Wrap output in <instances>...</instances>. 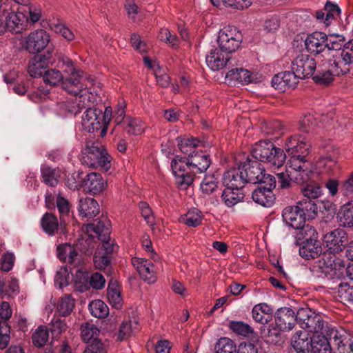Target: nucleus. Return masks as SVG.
Here are the masks:
<instances>
[{"mask_svg":"<svg viewBox=\"0 0 353 353\" xmlns=\"http://www.w3.org/2000/svg\"><path fill=\"white\" fill-rule=\"evenodd\" d=\"M211 164L210 155L203 151L193 150L188 157L176 156L171 162L172 172L177 186L188 188L197 174L206 172Z\"/></svg>","mask_w":353,"mask_h":353,"instance_id":"f257e3e1","label":"nucleus"},{"mask_svg":"<svg viewBox=\"0 0 353 353\" xmlns=\"http://www.w3.org/2000/svg\"><path fill=\"white\" fill-rule=\"evenodd\" d=\"M285 172L276 174L279 187L281 189L292 188V183L303 184L310 181L314 174L312 166L307 163H301L297 159H289Z\"/></svg>","mask_w":353,"mask_h":353,"instance_id":"f03ea898","label":"nucleus"},{"mask_svg":"<svg viewBox=\"0 0 353 353\" xmlns=\"http://www.w3.org/2000/svg\"><path fill=\"white\" fill-rule=\"evenodd\" d=\"M303 333L297 332L293 336L292 347L295 353H331V347L325 334L301 337Z\"/></svg>","mask_w":353,"mask_h":353,"instance_id":"7ed1b4c3","label":"nucleus"},{"mask_svg":"<svg viewBox=\"0 0 353 353\" xmlns=\"http://www.w3.org/2000/svg\"><path fill=\"white\" fill-rule=\"evenodd\" d=\"M251 153L256 160L275 168L281 167L286 159L284 151L270 141H259L253 145Z\"/></svg>","mask_w":353,"mask_h":353,"instance_id":"20e7f679","label":"nucleus"},{"mask_svg":"<svg viewBox=\"0 0 353 353\" xmlns=\"http://www.w3.org/2000/svg\"><path fill=\"white\" fill-rule=\"evenodd\" d=\"M112 109L107 107L104 112L97 108H87L82 117V125L85 130L94 133L101 130V135L106 134L110 121Z\"/></svg>","mask_w":353,"mask_h":353,"instance_id":"39448f33","label":"nucleus"},{"mask_svg":"<svg viewBox=\"0 0 353 353\" xmlns=\"http://www.w3.org/2000/svg\"><path fill=\"white\" fill-rule=\"evenodd\" d=\"M110 156L99 141L87 144L81 157V163L90 168H101L108 171L111 166Z\"/></svg>","mask_w":353,"mask_h":353,"instance_id":"423d86ee","label":"nucleus"},{"mask_svg":"<svg viewBox=\"0 0 353 353\" xmlns=\"http://www.w3.org/2000/svg\"><path fill=\"white\" fill-rule=\"evenodd\" d=\"M310 144L305 137L294 134L288 138L285 142V149L290 156L289 159H297L301 163H307L312 166L310 161L307 159Z\"/></svg>","mask_w":353,"mask_h":353,"instance_id":"0eeeda50","label":"nucleus"},{"mask_svg":"<svg viewBox=\"0 0 353 353\" xmlns=\"http://www.w3.org/2000/svg\"><path fill=\"white\" fill-rule=\"evenodd\" d=\"M334 57L333 72L337 74L347 73L353 63V39L344 43L340 52L332 55Z\"/></svg>","mask_w":353,"mask_h":353,"instance_id":"6e6552de","label":"nucleus"},{"mask_svg":"<svg viewBox=\"0 0 353 353\" xmlns=\"http://www.w3.org/2000/svg\"><path fill=\"white\" fill-rule=\"evenodd\" d=\"M241 41V33L235 27H225L219 32V46L228 55L239 47Z\"/></svg>","mask_w":353,"mask_h":353,"instance_id":"1a4fd4ad","label":"nucleus"},{"mask_svg":"<svg viewBox=\"0 0 353 353\" xmlns=\"http://www.w3.org/2000/svg\"><path fill=\"white\" fill-rule=\"evenodd\" d=\"M335 254L327 250L323 253L321 252L319 256V259L315 261L314 265L316 271L327 275L333 271L345 268V263L344 261L337 257Z\"/></svg>","mask_w":353,"mask_h":353,"instance_id":"9d476101","label":"nucleus"},{"mask_svg":"<svg viewBox=\"0 0 353 353\" xmlns=\"http://www.w3.org/2000/svg\"><path fill=\"white\" fill-rule=\"evenodd\" d=\"M276 183L274 176H267L266 181L260 183V186L253 191V201L264 207L272 206L275 200L272 190L276 187Z\"/></svg>","mask_w":353,"mask_h":353,"instance_id":"9b49d317","label":"nucleus"},{"mask_svg":"<svg viewBox=\"0 0 353 353\" xmlns=\"http://www.w3.org/2000/svg\"><path fill=\"white\" fill-rule=\"evenodd\" d=\"M56 52L54 48L48 47L46 54H40L33 57L28 63V72L32 77H39L43 75L46 68L49 64L55 61Z\"/></svg>","mask_w":353,"mask_h":353,"instance_id":"f8f14e48","label":"nucleus"},{"mask_svg":"<svg viewBox=\"0 0 353 353\" xmlns=\"http://www.w3.org/2000/svg\"><path fill=\"white\" fill-rule=\"evenodd\" d=\"M241 166L244 172L243 176L246 183L260 184L266 181L267 176H273L266 174L263 167L257 161L248 159L245 162L241 163Z\"/></svg>","mask_w":353,"mask_h":353,"instance_id":"ddd939ff","label":"nucleus"},{"mask_svg":"<svg viewBox=\"0 0 353 353\" xmlns=\"http://www.w3.org/2000/svg\"><path fill=\"white\" fill-rule=\"evenodd\" d=\"M316 67L315 59L305 53L298 54L292 62V70L300 79L307 78L314 74Z\"/></svg>","mask_w":353,"mask_h":353,"instance_id":"4468645a","label":"nucleus"},{"mask_svg":"<svg viewBox=\"0 0 353 353\" xmlns=\"http://www.w3.org/2000/svg\"><path fill=\"white\" fill-rule=\"evenodd\" d=\"M49 42V34L43 30H37L28 35L23 47L28 52L36 54L46 48Z\"/></svg>","mask_w":353,"mask_h":353,"instance_id":"2eb2a0df","label":"nucleus"},{"mask_svg":"<svg viewBox=\"0 0 353 353\" xmlns=\"http://www.w3.org/2000/svg\"><path fill=\"white\" fill-rule=\"evenodd\" d=\"M324 241L327 250L334 253L341 252L347 243L348 239L346 232L341 229H336L327 233Z\"/></svg>","mask_w":353,"mask_h":353,"instance_id":"dca6fc26","label":"nucleus"},{"mask_svg":"<svg viewBox=\"0 0 353 353\" xmlns=\"http://www.w3.org/2000/svg\"><path fill=\"white\" fill-rule=\"evenodd\" d=\"M68 77L63 78L61 87L68 93L78 95L83 90L88 88L81 70H77V74L72 72L68 74Z\"/></svg>","mask_w":353,"mask_h":353,"instance_id":"f3484780","label":"nucleus"},{"mask_svg":"<svg viewBox=\"0 0 353 353\" xmlns=\"http://www.w3.org/2000/svg\"><path fill=\"white\" fill-rule=\"evenodd\" d=\"M299 79L293 70L292 72L285 71L274 75L271 83L276 90L285 92L289 89L294 88Z\"/></svg>","mask_w":353,"mask_h":353,"instance_id":"a211bd4d","label":"nucleus"},{"mask_svg":"<svg viewBox=\"0 0 353 353\" xmlns=\"http://www.w3.org/2000/svg\"><path fill=\"white\" fill-rule=\"evenodd\" d=\"M274 321L283 331H290L296 323V313L291 307L279 308L274 314Z\"/></svg>","mask_w":353,"mask_h":353,"instance_id":"6ab92c4d","label":"nucleus"},{"mask_svg":"<svg viewBox=\"0 0 353 353\" xmlns=\"http://www.w3.org/2000/svg\"><path fill=\"white\" fill-rule=\"evenodd\" d=\"M325 41H327V34L316 31L307 36L305 39V46L310 53L319 54L326 49L327 43Z\"/></svg>","mask_w":353,"mask_h":353,"instance_id":"aec40b11","label":"nucleus"},{"mask_svg":"<svg viewBox=\"0 0 353 353\" xmlns=\"http://www.w3.org/2000/svg\"><path fill=\"white\" fill-rule=\"evenodd\" d=\"M57 256L61 261L70 264L72 268H79L82 264L81 256L70 244L59 245L57 247Z\"/></svg>","mask_w":353,"mask_h":353,"instance_id":"412c9836","label":"nucleus"},{"mask_svg":"<svg viewBox=\"0 0 353 353\" xmlns=\"http://www.w3.org/2000/svg\"><path fill=\"white\" fill-rule=\"evenodd\" d=\"M110 221L104 219L95 221L92 223L88 224L85 226V232L92 239H98L99 241L109 239L110 234Z\"/></svg>","mask_w":353,"mask_h":353,"instance_id":"4be33fe9","label":"nucleus"},{"mask_svg":"<svg viewBox=\"0 0 353 353\" xmlns=\"http://www.w3.org/2000/svg\"><path fill=\"white\" fill-rule=\"evenodd\" d=\"M230 57L220 48L212 49L206 56V63L208 67L215 71L222 69L230 64Z\"/></svg>","mask_w":353,"mask_h":353,"instance_id":"5701e85b","label":"nucleus"},{"mask_svg":"<svg viewBox=\"0 0 353 353\" xmlns=\"http://www.w3.org/2000/svg\"><path fill=\"white\" fill-rule=\"evenodd\" d=\"M282 217L285 223L294 229L300 228L305 223L304 213L296 205L285 208Z\"/></svg>","mask_w":353,"mask_h":353,"instance_id":"b1692460","label":"nucleus"},{"mask_svg":"<svg viewBox=\"0 0 353 353\" xmlns=\"http://www.w3.org/2000/svg\"><path fill=\"white\" fill-rule=\"evenodd\" d=\"M241 165L237 168H232L225 172L223 175V184L226 187L241 190L246 183Z\"/></svg>","mask_w":353,"mask_h":353,"instance_id":"393cba45","label":"nucleus"},{"mask_svg":"<svg viewBox=\"0 0 353 353\" xmlns=\"http://www.w3.org/2000/svg\"><path fill=\"white\" fill-rule=\"evenodd\" d=\"M132 263L138 271L141 277L145 281L149 283H152L155 281L154 267L150 261L134 257L132 259Z\"/></svg>","mask_w":353,"mask_h":353,"instance_id":"a878e982","label":"nucleus"},{"mask_svg":"<svg viewBox=\"0 0 353 353\" xmlns=\"http://www.w3.org/2000/svg\"><path fill=\"white\" fill-rule=\"evenodd\" d=\"M28 17L22 11L9 13L6 17V28L10 32H20L27 26Z\"/></svg>","mask_w":353,"mask_h":353,"instance_id":"bb28decb","label":"nucleus"},{"mask_svg":"<svg viewBox=\"0 0 353 353\" xmlns=\"http://www.w3.org/2000/svg\"><path fill=\"white\" fill-rule=\"evenodd\" d=\"M83 183L85 188L92 194L101 192L106 185L105 181L101 175L96 172L88 174Z\"/></svg>","mask_w":353,"mask_h":353,"instance_id":"cd10ccee","label":"nucleus"},{"mask_svg":"<svg viewBox=\"0 0 353 353\" xmlns=\"http://www.w3.org/2000/svg\"><path fill=\"white\" fill-rule=\"evenodd\" d=\"M80 215L88 219H92L99 213V205L92 198L81 199L78 207Z\"/></svg>","mask_w":353,"mask_h":353,"instance_id":"c85d7f7f","label":"nucleus"},{"mask_svg":"<svg viewBox=\"0 0 353 353\" xmlns=\"http://www.w3.org/2000/svg\"><path fill=\"white\" fill-rule=\"evenodd\" d=\"M225 78L229 83H232L234 85L236 83L248 84L254 81L250 72L242 68L229 70Z\"/></svg>","mask_w":353,"mask_h":353,"instance_id":"c756f323","label":"nucleus"},{"mask_svg":"<svg viewBox=\"0 0 353 353\" xmlns=\"http://www.w3.org/2000/svg\"><path fill=\"white\" fill-rule=\"evenodd\" d=\"M321 243L317 240L303 241L299 248L300 256L306 260L315 259L321 254Z\"/></svg>","mask_w":353,"mask_h":353,"instance_id":"7c9ffc66","label":"nucleus"},{"mask_svg":"<svg viewBox=\"0 0 353 353\" xmlns=\"http://www.w3.org/2000/svg\"><path fill=\"white\" fill-rule=\"evenodd\" d=\"M327 323L324 321L321 314H316L314 311V314L312 315L310 321H309L308 325H304L303 330L310 333H313V335H315L319 334H325L327 331Z\"/></svg>","mask_w":353,"mask_h":353,"instance_id":"2f4dec72","label":"nucleus"},{"mask_svg":"<svg viewBox=\"0 0 353 353\" xmlns=\"http://www.w3.org/2000/svg\"><path fill=\"white\" fill-rule=\"evenodd\" d=\"M41 181L48 186L55 187L61 177L60 170L52 168L48 165H43L41 167Z\"/></svg>","mask_w":353,"mask_h":353,"instance_id":"473e14b6","label":"nucleus"},{"mask_svg":"<svg viewBox=\"0 0 353 353\" xmlns=\"http://www.w3.org/2000/svg\"><path fill=\"white\" fill-rule=\"evenodd\" d=\"M272 313V308L265 303L256 304L252 311L254 320L263 325L270 321Z\"/></svg>","mask_w":353,"mask_h":353,"instance_id":"72a5a7b5","label":"nucleus"},{"mask_svg":"<svg viewBox=\"0 0 353 353\" xmlns=\"http://www.w3.org/2000/svg\"><path fill=\"white\" fill-rule=\"evenodd\" d=\"M42 230L49 236H54L58 233L59 225L57 216L50 212H46L41 219Z\"/></svg>","mask_w":353,"mask_h":353,"instance_id":"f704fd0d","label":"nucleus"},{"mask_svg":"<svg viewBox=\"0 0 353 353\" xmlns=\"http://www.w3.org/2000/svg\"><path fill=\"white\" fill-rule=\"evenodd\" d=\"M244 194L241 190L226 187L223 190L221 198L228 207H232L242 201Z\"/></svg>","mask_w":353,"mask_h":353,"instance_id":"c9c22d12","label":"nucleus"},{"mask_svg":"<svg viewBox=\"0 0 353 353\" xmlns=\"http://www.w3.org/2000/svg\"><path fill=\"white\" fill-rule=\"evenodd\" d=\"M337 218L341 225L353 226V204L347 203L341 208Z\"/></svg>","mask_w":353,"mask_h":353,"instance_id":"e433bc0d","label":"nucleus"},{"mask_svg":"<svg viewBox=\"0 0 353 353\" xmlns=\"http://www.w3.org/2000/svg\"><path fill=\"white\" fill-rule=\"evenodd\" d=\"M318 125L316 116L311 112H307L301 117L299 121V129L306 133L314 132Z\"/></svg>","mask_w":353,"mask_h":353,"instance_id":"4c0bfd02","label":"nucleus"},{"mask_svg":"<svg viewBox=\"0 0 353 353\" xmlns=\"http://www.w3.org/2000/svg\"><path fill=\"white\" fill-rule=\"evenodd\" d=\"M281 332H283L280 327L275 324H270L267 332L263 331V336L265 339V341L268 343L279 345L283 342Z\"/></svg>","mask_w":353,"mask_h":353,"instance_id":"58836bf2","label":"nucleus"},{"mask_svg":"<svg viewBox=\"0 0 353 353\" xmlns=\"http://www.w3.org/2000/svg\"><path fill=\"white\" fill-rule=\"evenodd\" d=\"M296 238L299 241H312L317 240V232L314 227L309 224L303 223L300 228H295Z\"/></svg>","mask_w":353,"mask_h":353,"instance_id":"ea45409f","label":"nucleus"},{"mask_svg":"<svg viewBox=\"0 0 353 353\" xmlns=\"http://www.w3.org/2000/svg\"><path fill=\"white\" fill-rule=\"evenodd\" d=\"M56 205L61 220V225L65 223L70 218L71 205L68 199L59 194L56 199Z\"/></svg>","mask_w":353,"mask_h":353,"instance_id":"a19ab883","label":"nucleus"},{"mask_svg":"<svg viewBox=\"0 0 353 353\" xmlns=\"http://www.w3.org/2000/svg\"><path fill=\"white\" fill-rule=\"evenodd\" d=\"M107 296L112 307L119 308L121 306L122 298L116 282L110 281L107 289Z\"/></svg>","mask_w":353,"mask_h":353,"instance_id":"79ce46f5","label":"nucleus"},{"mask_svg":"<svg viewBox=\"0 0 353 353\" xmlns=\"http://www.w3.org/2000/svg\"><path fill=\"white\" fill-rule=\"evenodd\" d=\"M300 211L304 213L305 220L314 219L317 214L318 208L314 201L303 199L298 202L296 205Z\"/></svg>","mask_w":353,"mask_h":353,"instance_id":"37998d69","label":"nucleus"},{"mask_svg":"<svg viewBox=\"0 0 353 353\" xmlns=\"http://www.w3.org/2000/svg\"><path fill=\"white\" fill-rule=\"evenodd\" d=\"M75 301L70 294H65L61 298L57 305V311L60 315L66 316L73 310Z\"/></svg>","mask_w":353,"mask_h":353,"instance_id":"c03bdc74","label":"nucleus"},{"mask_svg":"<svg viewBox=\"0 0 353 353\" xmlns=\"http://www.w3.org/2000/svg\"><path fill=\"white\" fill-rule=\"evenodd\" d=\"M89 310L93 316L99 319L105 318L109 314L108 307L101 300L92 301L89 304Z\"/></svg>","mask_w":353,"mask_h":353,"instance_id":"a18cd8bd","label":"nucleus"},{"mask_svg":"<svg viewBox=\"0 0 353 353\" xmlns=\"http://www.w3.org/2000/svg\"><path fill=\"white\" fill-rule=\"evenodd\" d=\"M99 334V330L93 323H85L81 326V336L85 342L97 340Z\"/></svg>","mask_w":353,"mask_h":353,"instance_id":"49530a36","label":"nucleus"},{"mask_svg":"<svg viewBox=\"0 0 353 353\" xmlns=\"http://www.w3.org/2000/svg\"><path fill=\"white\" fill-rule=\"evenodd\" d=\"M211 3L216 7L221 6V3L225 7L237 10L248 8L252 4V0H210Z\"/></svg>","mask_w":353,"mask_h":353,"instance_id":"de8ad7c7","label":"nucleus"},{"mask_svg":"<svg viewBox=\"0 0 353 353\" xmlns=\"http://www.w3.org/2000/svg\"><path fill=\"white\" fill-rule=\"evenodd\" d=\"M181 220L190 227H196L201 223L203 220L202 213L198 209L192 208L181 218Z\"/></svg>","mask_w":353,"mask_h":353,"instance_id":"09e8293b","label":"nucleus"},{"mask_svg":"<svg viewBox=\"0 0 353 353\" xmlns=\"http://www.w3.org/2000/svg\"><path fill=\"white\" fill-rule=\"evenodd\" d=\"M49 333L46 326H39L32 334V339L34 346L41 347L48 341Z\"/></svg>","mask_w":353,"mask_h":353,"instance_id":"8fccbe9b","label":"nucleus"},{"mask_svg":"<svg viewBox=\"0 0 353 353\" xmlns=\"http://www.w3.org/2000/svg\"><path fill=\"white\" fill-rule=\"evenodd\" d=\"M123 128L130 134H139L143 132L141 122L138 119H133L130 117L125 118L122 124Z\"/></svg>","mask_w":353,"mask_h":353,"instance_id":"3c124183","label":"nucleus"},{"mask_svg":"<svg viewBox=\"0 0 353 353\" xmlns=\"http://www.w3.org/2000/svg\"><path fill=\"white\" fill-rule=\"evenodd\" d=\"M331 69L325 71L318 70L313 77V80L320 85H328L334 80L336 74L333 72L334 62L330 63ZM336 76H338L336 74Z\"/></svg>","mask_w":353,"mask_h":353,"instance_id":"603ef678","label":"nucleus"},{"mask_svg":"<svg viewBox=\"0 0 353 353\" xmlns=\"http://www.w3.org/2000/svg\"><path fill=\"white\" fill-rule=\"evenodd\" d=\"M216 353H235L236 345L228 337H222L218 340L215 345Z\"/></svg>","mask_w":353,"mask_h":353,"instance_id":"864d4df0","label":"nucleus"},{"mask_svg":"<svg viewBox=\"0 0 353 353\" xmlns=\"http://www.w3.org/2000/svg\"><path fill=\"white\" fill-rule=\"evenodd\" d=\"M338 298L340 302L345 303L353 301V286L342 283L338 288Z\"/></svg>","mask_w":353,"mask_h":353,"instance_id":"5fc2aeb1","label":"nucleus"},{"mask_svg":"<svg viewBox=\"0 0 353 353\" xmlns=\"http://www.w3.org/2000/svg\"><path fill=\"white\" fill-rule=\"evenodd\" d=\"M229 328L239 335L247 336L254 332L253 328L243 321H232L229 323Z\"/></svg>","mask_w":353,"mask_h":353,"instance_id":"6e6d98bb","label":"nucleus"},{"mask_svg":"<svg viewBox=\"0 0 353 353\" xmlns=\"http://www.w3.org/2000/svg\"><path fill=\"white\" fill-rule=\"evenodd\" d=\"M344 41L345 38L342 35H327V41H325V42L327 45L326 49L328 50H334L336 53L340 52L344 44Z\"/></svg>","mask_w":353,"mask_h":353,"instance_id":"4d7b16f0","label":"nucleus"},{"mask_svg":"<svg viewBox=\"0 0 353 353\" xmlns=\"http://www.w3.org/2000/svg\"><path fill=\"white\" fill-rule=\"evenodd\" d=\"M21 9V11L23 12L26 16L28 14V17L32 23H36L41 19V9L39 6L28 3Z\"/></svg>","mask_w":353,"mask_h":353,"instance_id":"13d9d810","label":"nucleus"},{"mask_svg":"<svg viewBox=\"0 0 353 353\" xmlns=\"http://www.w3.org/2000/svg\"><path fill=\"white\" fill-rule=\"evenodd\" d=\"M43 80L46 83L50 85H57L59 83L62 84L63 77L60 71L56 69H51L45 71Z\"/></svg>","mask_w":353,"mask_h":353,"instance_id":"bf43d9fd","label":"nucleus"},{"mask_svg":"<svg viewBox=\"0 0 353 353\" xmlns=\"http://www.w3.org/2000/svg\"><path fill=\"white\" fill-rule=\"evenodd\" d=\"M313 314L314 311L309 307L300 308L296 313V323L303 329L304 325H308L309 321H310Z\"/></svg>","mask_w":353,"mask_h":353,"instance_id":"052dcab7","label":"nucleus"},{"mask_svg":"<svg viewBox=\"0 0 353 353\" xmlns=\"http://www.w3.org/2000/svg\"><path fill=\"white\" fill-rule=\"evenodd\" d=\"M200 141L195 138H183L178 143L180 150L185 154L193 152V149L199 145Z\"/></svg>","mask_w":353,"mask_h":353,"instance_id":"680f3d73","label":"nucleus"},{"mask_svg":"<svg viewBox=\"0 0 353 353\" xmlns=\"http://www.w3.org/2000/svg\"><path fill=\"white\" fill-rule=\"evenodd\" d=\"M68 326L64 321L59 319H52L50 325V330L52 333V339L59 338L61 333L65 332Z\"/></svg>","mask_w":353,"mask_h":353,"instance_id":"e2e57ef3","label":"nucleus"},{"mask_svg":"<svg viewBox=\"0 0 353 353\" xmlns=\"http://www.w3.org/2000/svg\"><path fill=\"white\" fill-rule=\"evenodd\" d=\"M301 192L307 200H313L320 196L321 194V188L317 184H307L301 190Z\"/></svg>","mask_w":353,"mask_h":353,"instance_id":"0e129e2a","label":"nucleus"},{"mask_svg":"<svg viewBox=\"0 0 353 353\" xmlns=\"http://www.w3.org/2000/svg\"><path fill=\"white\" fill-rule=\"evenodd\" d=\"M324 10L326 12L325 26H327L335 17L339 16L341 10L337 5L331 2L326 3Z\"/></svg>","mask_w":353,"mask_h":353,"instance_id":"69168bd1","label":"nucleus"},{"mask_svg":"<svg viewBox=\"0 0 353 353\" xmlns=\"http://www.w3.org/2000/svg\"><path fill=\"white\" fill-rule=\"evenodd\" d=\"M59 65L61 68L63 70V72L65 74H70L73 72V74H77V71L79 70L74 65V62L71 59L66 56H60L59 57Z\"/></svg>","mask_w":353,"mask_h":353,"instance_id":"338daca9","label":"nucleus"},{"mask_svg":"<svg viewBox=\"0 0 353 353\" xmlns=\"http://www.w3.org/2000/svg\"><path fill=\"white\" fill-rule=\"evenodd\" d=\"M159 38L161 41L171 45L172 47H177L179 45V39L176 34H172L168 29H161L159 34Z\"/></svg>","mask_w":353,"mask_h":353,"instance_id":"774afa93","label":"nucleus"}]
</instances>
